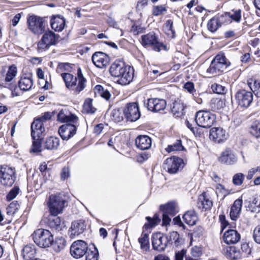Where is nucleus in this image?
<instances>
[{"label": "nucleus", "mask_w": 260, "mask_h": 260, "mask_svg": "<svg viewBox=\"0 0 260 260\" xmlns=\"http://www.w3.org/2000/svg\"><path fill=\"white\" fill-rule=\"evenodd\" d=\"M56 71L58 73L67 72L61 73L60 76L66 87L74 94H78L86 88L87 79L80 67L68 62H60L58 63Z\"/></svg>", "instance_id": "1"}, {"label": "nucleus", "mask_w": 260, "mask_h": 260, "mask_svg": "<svg viewBox=\"0 0 260 260\" xmlns=\"http://www.w3.org/2000/svg\"><path fill=\"white\" fill-rule=\"evenodd\" d=\"M232 64L231 61L226 57L223 51L219 52L211 61L206 72L212 76H220Z\"/></svg>", "instance_id": "2"}, {"label": "nucleus", "mask_w": 260, "mask_h": 260, "mask_svg": "<svg viewBox=\"0 0 260 260\" xmlns=\"http://www.w3.org/2000/svg\"><path fill=\"white\" fill-rule=\"evenodd\" d=\"M17 179V172L15 167L8 165H0V184L5 187L13 186Z\"/></svg>", "instance_id": "3"}, {"label": "nucleus", "mask_w": 260, "mask_h": 260, "mask_svg": "<svg viewBox=\"0 0 260 260\" xmlns=\"http://www.w3.org/2000/svg\"><path fill=\"white\" fill-rule=\"evenodd\" d=\"M140 42L145 48L151 47L155 51L159 52L161 50H167V46L159 40V37L154 31L142 35Z\"/></svg>", "instance_id": "4"}, {"label": "nucleus", "mask_w": 260, "mask_h": 260, "mask_svg": "<svg viewBox=\"0 0 260 260\" xmlns=\"http://www.w3.org/2000/svg\"><path fill=\"white\" fill-rule=\"evenodd\" d=\"M34 242L39 247L47 248L53 242V236L51 232L45 229H38L32 234Z\"/></svg>", "instance_id": "5"}, {"label": "nucleus", "mask_w": 260, "mask_h": 260, "mask_svg": "<svg viewBox=\"0 0 260 260\" xmlns=\"http://www.w3.org/2000/svg\"><path fill=\"white\" fill-rule=\"evenodd\" d=\"M185 165L183 158L176 155H172L164 160L162 168L169 174H175L181 171Z\"/></svg>", "instance_id": "6"}, {"label": "nucleus", "mask_w": 260, "mask_h": 260, "mask_svg": "<svg viewBox=\"0 0 260 260\" xmlns=\"http://www.w3.org/2000/svg\"><path fill=\"white\" fill-rule=\"evenodd\" d=\"M17 73V68L14 64L10 66L2 82L3 86L9 89L12 95L16 96L19 95V90L14 80Z\"/></svg>", "instance_id": "7"}, {"label": "nucleus", "mask_w": 260, "mask_h": 260, "mask_svg": "<svg viewBox=\"0 0 260 260\" xmlns=\"http://www.w3.org/2000/svg\"><path fill=\"white\" fill-rule=\"evenodd\" d=\"M194 120L198 126L210 128L216 122V115L209 110H200L196 112Z\"/></svg>", "instance_id": "8"}, {"label": "nucleus", "mask_w": 260, "mask_h": 260, "mask_svg": "<svg viewBox=\"0 0 260 260\" xmlns=\"http://www.w3.org/2000/svg\"><path fill=\"white\" fill-rule=\"evenodd\" d=\"M49 211H62L68 206V201L64 196L61 193H56L49 196L47 201Z\"/></svg>", "instance_id": "9"}, {"label": "nucleus", "mask_w": 260, "mask_h": 260, "mask_svg": "<svg viewBox=\"0 0 260 260\" xmlns=\"http://www.w3.org/2000/svg\"><path fill=\"white\" fill-rule=\"evenodd\" d=\"M235 96L238 107L243 109L248 108L253 102L252 92L245 89L238 90Z\"/></svg>", "instance_id": "10"}, {"label": "nucleus", "mask_w": 260, "mask_h": 260, "mask_svg": "<svg viewBox=\"0 0 260 260\" xmlns=\"http://www.w3.org/2000/svg\"><path fill=\"white\" fill-rule=\"evenodd\" d=\"M28 27L30 30L35 34H42L45 29V17L36 15L29 16L27 20Z\"/></svg>", "instance_id": "11"}, {"label": "nucleus", "mask_w": 260, "mask_h": 260, "mask_svg": "<svg viewBox=\"0 0 260 260\" xmlns=\"http://www.w3.org/2000/svg\"><path fill=\"white\" fill-rule=\"evenodd\" d=\"M124 116L127 121H136L141 116V112L138 102H129L127 103L123 109Z\"/></svg>", "instance_id": "12"}, {"label": "nucleus", "mask_w": 260, "mask_h": 260, "mask_svg": "<svg viewBox=\"0 0 260 260\" xmlns=\"http://www.w3.org/2000/svg\"><path fill=\"white\" fill-rule=\"evenodd\" d=\"M58 38L52 31L49 30L44 34L37 44L38 51H43L48 49L51 46L55 45Z\"/></svg>", "instance_id": "13"}, {"label": "nucleus", "mask_w": 260, "mask_h": 260, "mask_svg": "<svg viewBox=\"0 0 260 260\" xmlns=\"http://www.w3.org/2000/svg\"><path fill=\"white\" fill-rule=\"evenodd\" d=\"M60 212H46L44 215V219L46 224L56 232L62 230L63 223L61 218L58 216L57 213Z\"/></svg>", "instance_id": "14"}, {"label": "nucleus", "mask_w": 260, "mask_h": 260, "mask_svg": "<svg viewBox=\"0 0 260 260\" xmlns=\"http://www.w3.org/2000/svg\"><path fill=\"white\" fill-rule=\"evenodd\" d=\"M144 105L148 111L157 113L165 110L167 106V102L162 99L149 98L144 101Z\"/></svg>", "instance_id": "15"}, {"label": "nucleus", "mask_w": 260, "mask_h": 260, "mask_svg": "<svg viewBox=\"0 0 260 260\" xmlns=\"http://www.w3.org/2000/svg\"><path fill=\"white\" fill-rule=\"evenodd\" d=\"M197 206L205 211H210L213 207V200L210 190L206 188L198 198Z\"/></svg>", "instance_id": "16"}, {"label": "nucleus", "mask_w": 260, "mask_h": 260, "mask_svg": "<svg viewBox=\"0 0 260 260\" xmlns=\"http://www.w3.org/2000/svg\"><path fill=\"white\" fill-rule=\"evenodd\" d=\"M88 249L87 244L84 241L79 240L74 241L70 247L71 255L76 258L82 257Z\"/></svg>", "instance_id": "17"}, {"label": "nucleus", "mask_w": 260, "mask_h": 260, "mask_svg": "<svg viewBox=\"0 0 260 260\" xmlns=\"http://www.w3.org/2000/svg\"><path fill=\"white\" fill-rule=\"evenodd\" d=\"M169 240L168 237L165 236L160 233H154L151 238L153 249L159 252L163 251L167 246Z\"/></svg>", "instance_id": "18"}, {"label": "nucleus", "mask_w": 260, "mask_h": 260, "mask_svg": "<svg viewBox=\"0 0 260 260\" xmlns=\"http://www.w3.org/2000/svg\"><path fill=\"white\" fill-rule=\"evenodd\" d=\"M218 161L222 165H233L237 161V157L231 148L226 147L217 158Z\"/></svg>", "instance_id": "19"}, {"label": "nucleus", "mask_w": 260, "mask_h": 260, "mask_svg": "<svg viewBox=\"0 0 260 260\" xmlns=\"http://www.w3.org/2000/svg\"><path fill=\"white\" fill-rule=\"evenodd\" d=\"M78 125L66 123L60 126L58 133L63 140H68L76 133Z\"/></svg>", "instance_id": "20"}, {"label": "nucleus", "mask_w": 260, "mask_h": 260, "mask_svg": "<svg viewBox=\"0 0 260 260\" xmlns=\"http://www.w3.org/2000/svg\"><path fill=\"white\" fill-rule=\"evenodd\" d=\"M209 138L215 143H221L226 140L228 135L223 128L213 127L210 129Z\"/></svg>", "instance_id": "21"}, {"label": "nucleus", "mask_w": 260, "mask_h": 260, "mask_svg": "<svg viewBox=\"0 0 260 260\" xmlns=\"http://www.w3.org/2000/svg\"><path fill=\"white\" fill-rule=\"evenodd\" d=\"M16 85L19 91L24 92L31 90L34 87V80L31 74H23L20 76Z\"/></svg>", "instance_id": "22"}, {"label": "nucleus", "mask_w": 260, "mask_h": 260, "mask_svg": "<svg viewBox=\"0 0 260 260\" xmlns=\"http://www.w3.org/2000/svg\"><path fill=\"white\" fill-rule=\"evenodd\" d=\"M86 224L85 221L83 219H79L73 221L69 230L70 237L74 238L82 234L85 230Z\"/></svg>", "instance_id": "23"}, {"label": "nucleus", "mask_w": 260, "mask_h": 260, "mask_svg": "<svg viewBox=\"0 0 260 260\" xmlns=\"http://www.w3.org/2000/svg\"><path fill=\"white\" fill-rule=\"evenodd\" d=\"M186 108V105L179 99L175 100L172 103L170 104L171 112L176 118L182 117L185 114Z\"/></svg>", "instance_id": "24"}, {"label": "nucleus", "mask_w": 260, "mask_h": 260, "mask_svg": "<svg viewBox=\"0 0 260 260\" xmlns=\"http://www.w3.org/2000/svg\"><path fill=\"white\" fill-rule=\"evenodd\" d=\"M134 77V69L133 67L127 65L124 70L121 73L120 76H118L117 82L121 85H125L129 84Z\"/></svg>", "instance_id": "25"}, {"label": "nucleus", "mask_w": 260, "mask_h": 260, "mask_svg": "<svg viewBox=\"0 0 260 260\" xmlns=\"http://www.w3.org/2000/svg\"><path fill=\"white\" fill-rule=\"evenodd\" d=\"M92 61L96 67L103 68L108 65L110 57L103 52H96L92 56Z\"/></svg>", "instance_id": "26"}, {"label": "nucleus", "mask_w": 260, "mask_h": 260, "mask_svg": "<svg viewBox=\"0 0 260 260\" xmlns=\"http://www.w3.org/2000/svg\"><path fill=\"white\" fill-rule=\"evenodd\" d=\"M136 147L141 150L149 149L152 145L151 138L145 135H138L135 140Z\"/></svg>", "instance_id": "27"}, {"label": "nucleus", "mask_w": 260, "mask_h": 260, "mask_svg": "<svg viewBox=\"0 0 260 260\" xmlns=\"http://www.w3.org/2000/svg\"><path fill=\"white\" fill-rule=\"evenodd\" d=\"M247 84L252 93L260 100V77L252 76L246 80Z\"/></svg>", "instance_id": "28"}, {"label": "nucleus", "mask_w": 260, "mask_h": 260, "mask_svg": "<svg viewBox=\"0 0 260 260\" xmlns=\"http://www.w3.org/2000/svg\"><path fill=\"white\" fill-rule=\"evenodd\" d=\"M31 135L44 136L45 128L44 123L38 117L35 118L31 123Z\"/></svg>", "instance_id": "29"}, {"label": "nucleus", "mask_w": 260, "mask_h": 260, "mask_svg": "<svg viewBox=\"0 0 260 260\" xmlns=\"http://www.w3.org/2000/svg\"><path fill=\"white\" fill-rule=\"evenodd\" d=\"M66 20L60 15L52 16L50 19V25L52 29L55 31H61L64 28Z\"/></svg>", "instance_id": "30"}, {"label": "nucleus", "mask_w": 260, "mask_h": 260, "mask_svg": "<svg viewBox=\"0 0 260 260\" xmlns=\"http://www.w3.org/2000/svg\"><path fill=\"white\" fill-rule=\"evenodd\" d=\"M127 65L123 61L116 60L110 66L109 72L112 76L118 77Z\"/></svg>", "instance_id": "31"}, {"label": "nucleus", "mask_w": 260, "mask_h": 260, "mask_svg": "<svg viewBox=\"0 0 260 260\" xmlns=\"http://www.w3.org/2000/svg\"><path fill=\"white\" fill-rule=\"evenodd\" d=\"M222 253L231 259H237L241 257L240 252L235 246H223Z\"/></svg>", "instance_id": "32"}, {"label": "nucleus", "mask_w": 260, "mask_h": 260, "mask_svg": "<svg viewBox=\"0 0 260 260\" xmlns=\"http://www.w3.org/2000/svg\"><path fill=\"white\" fill-rule=\"evenodd\" d=\"M240 238V235L234 230H228L223 235L224 241L228 244L237 243Z\"/></svg>", "instance_id": "33"}, {"label": "nucleus", "mask_w": 260, "mask_h": 260, "mask_svg": "<svg viewBox=\"0 0 260 260\" xmlns=\"http://www.w3.org/2000/svg\"><path fill=\"white\" fill-rule=\"evenodd\" d=\"M60 144L59 139L54 136H50L43 142L44 149L48 150H55L57 149Z\"/></svg>", "instance_id": "34"}, {"label": "nucleus", "mask_w": 260, "mask_h": 260, "mask_svg": "<svg viewBox=\"0 0 260 260\" xmlns=\"http://www.w3.org/2000/svg\"><path fill=\"white\" fill-rule=\"evenodd\" d=\"M32 139L30 152L40 153L42 151V145L44 136L31 135Z\"/></svg>", "instance_id": "35"}, {"label": "nucleus", "mask_w": 260, "mask_h": 260, "mask_svg": "<svg viewBox=\"0 0 260 260\" xmlns=\"http://www.w3.org/2000/svg\"><path fill=\"white\" fill-rule=\"evenodd\" d=\"M179 206L176 200L169 201L159 207V211H179Z\"/></svg>", "instance_id": "36"}, {"label": "nucleus", "mask_w": 260, "mask_h": 260, "mask_svg": "<svg viewBox=\"0 0 260 260\" xmlns=\"http://www.w3.org/2000/svg\"><path fill=\"white\" fill-rule=\"evenodd\" d=\"M93 91L96 96H101L107 101L110 100L111 94L110 91L101 85H95L93 88Z\"/></svg>", "instance_id": "37"}, {"label": "nucleus", "mask_w": 260, "mask_h": 260, "mask_svg": "<svg viewBox=\"0 0 260 260\" xmlns=\"http://www.w3.org/2000/svg\"><path fill=\"white\" fill-rule=\"evenodd\" d=\"M36 253L35 246L33 244L25 245L22 250V255L24 260L33 259Z\"/></svg>", "instance_id": "38"}, {"label": "nucleus", "mask_w": 260, "mask_h": 260, "mask_svg": "<svg viewBox=\"0 0 260 260\" xmlns=\"http://www.w3.org/2000/svg\"><path fill=\"white\" fill-rule=\"evenodd\" d=\"M93 99L87 98L85 100L83 106L82 112L83 114L92 115L94 114L97 111L92 104Z\"/></svg>", "instance_id": "39"}, {"label": "nucleus", "mask_w": 260, "mask_h": 260, "mask_svg": "<svg viewBox=\"0 0 260 260\" xmlns=\"http://www.w3.org/2000/svg\"><path fill=\"white\" fill-rule=\"evenodd\" d=\"M146 219L147 220V222L145 223L143 227L144 232L155 227L160 222V218L157 214H155L153 217L147 216Z\"/></svg>", "instance_id": "40"}, {"label": "nucleus", "mask_w": 260, "mask_h": 260, "mask_svg": "<svg viewBox=\"0 0 260 260\" xmlns=\"http://www.w3.org/2000/svg\"><path fill=\"white\" fill-rule=\"evenodd\" d=\"M246 211H260V200L254 198L251 201H245L244 203Z\"/></svg>", "instance_id": "41"}, {"label": "nucleus", "mask_w": 260, "mask_h": 260, "mask_svg": "<svg viewBox=\"0 0 260 260\" xmlns=\"http://www.w3.org/2000/svg\"><path fill=\"white\" fill-rule=\"evenodd\" d=\"M133 24L130 29V32L134 36L139 35L140 34L144 33L146 30V27L143 26L141 24H140L139 21L136 20H132Z\"/></svg>", "instance_id": "42"}, {"label": "nucleus", "mask_w": 260, "mask_h": 260, "mask_svg": "<svg viewBox=\"0 0 260 260\" xmlns=\"http://www.w3.org/2000/svg\"><path fill=\"white\" fill-rule=\"evenodd\" d=\"M185 150V149L182 145L181 139L176 140L174 143L168 145L165 148V151L168 153H171L173 151H183Z\"/></svg>", "instance_id": "43"}, {"label": "nucleus", "mask_w": 260, "mask_h": 260, "mask_svg": "<svg viewBox=\"0 0 260 260\" xmlns=\"http://www.w3.org/2000/svg\"><path fill=\"white\" fill-rule=\"evenodd\" d=\"M229 18L231 19V23L235 22L239 23L242 19V10L240 9H233L231 11L228 12Z\"/></svg>", "instance_id": "44"}, {"label": "nucleus", "mask_w": 260, "mask_h": 260, "mask_svg": "<svg viewBox=\"0 0 260 260\" xmlns=\"http://www.w3.org/2000/svg\"><path fill=\"white\" fill-rule=\"evenodd\" d=\"M183 219L185 222L189 225L196 224L198 219L196 212H185L183 215Z\"/></svg>", "instance_id": "45"}, {"label": "nucleus", "mask_w": 260, "mask_h": 260, "mask_svg": "<svg viewBox=\"0 0 260 260\" xmlns=\"http://www.w3.org/2000/svg\"><path fill=\"white\" fill-rule=\"evenodd\" d=\"M143 232L141 236L139 238L138 241L141 245V249L147 251L150 248L149 235L147 233Z\"/></svg>", "instance_id": "46"}, {"label": "nucleus", "mask_w": 260, "mask_h": 260, "mask_svg": "<svg viewBox=\"0 0 260 260\" xmlns=\"http://www.w3.org/2000/svg\"><path fill=\"white\" fill-rule=\"evenodd\" d=\"M52 245L54 250L56 252H59L65 247L66 240L62 237H58L56 238L55 241H53Z\"/></svg>", "instance_id": "47"}, {"label": "nucleus", "mask_w": 260, "mask_h": 260, "mask_svg": "<svg viewBox=\"0 0 260 260\" xmlns=\"http://www.w3.org/2000/svg\"><path fill=\"white\" fill-rule=\"evenodd\" d=\"M249 132L254 137L260 138V120H255L253 121L249 127Z\"/></svg>", "instance_id": "48"}, {"label": "nucleus", "mask_w": 260, "mask_h": 260, "mask_svg": "<svg viewBox=\"0 0 260 260\" xmlns=\"http://www.w3.org/2000/svg\"><path fill=\"white\" fill-rule=\"evenodd\" d=\"M124 116L123 110L120 108L113 109L110 114L111 120L115 122L122 121L123 120Z\"/></svg>", "instance_id": "49"}, {"label": "nucleus", "mask_w": 260, "mask_h": 260, "mask_svg": "<svg viewBox=\"0 0 260 260\" xmlns=\"http://www.w3.org/2000/svg\"><path fill=\"white\" fill-rule=\"evenodd\" d=\"M207 26L209 31L215 32L221 27V25L216 16H214L208 21Z\"/></svg>", "instance_id": "50"}, {"label": "nucleus", "mask_w": 260, "mask_h": 260, "mask_svg": "<svg viewBox=\"0 0 260 260\" xmlns=\"http://www.w3.org/2000/svg\"><path fill=\"white\" fill-rule=\"evenodd\" d=\"M165 28L166 29V34L168 36L174 39L176 37V33L175 29L173 28V21L171 19H169L166 21L165 23Z\"/></svg>", "instance_id": "51"}, {"label": "nucleus", "mask_w": 260, "mask_h": 260, "mask_svg": "<svg viewBox=\"0 0 260 260\" xmlns=\"http://www.w3.org/2000/svg\"><path fill=\"white\" fill-rule=\"evenodd\" d=\"M85 255V260H98L99 258V251L97 248L93 245V249H87Z\"/></svg>", "instance_id": "52"}, {"label": "nucleus", "mask_w": 260, "mask_h": 260, "mask_svg": "<svg viewBox=\"0 0 260 260\" xmlns=\"http://www.w3.org/2000/svg\"><path fill=\"white\" fill-rule=\"evenodd\" d=\"M215 16L221 26L222 25H228L231 23V19L229 18L228 12H225L222 14L218 13Z\"/></svg>", "instance_id": "53"}, {"label": "nucleus", "mask_w": 260, "mask_h": 260, "mask_svg": "<svg viewBox=\"0 0 260 260\" xmlns=\"http://www.w3.org/2000/svg\"><path fill=\"white\" fill-rule=\"evenodd\" d=\"M245 177L242 173H236L233 176L232 183L236 186H241L244 182Z\"/></svg>", "instance_id": "54"}, {"label": "nucleus", "mask_w": 260, "mask_h": 260, "mask_svg": "<svg viewBox=\"0 0 260 260\" xmlns=\"http://www.w3.org/2000/svg\"><path fill=\"white\" fill-rule=\"evenodd\" d=\"M20 192V188L18 186L15 185L7 193L6 199L8 201H10L15 199Z\"/></svg>", "instance_id": "55"}, {"label": "nucleus", "mask_w": 260, "mask_h": 260, "mask_svg": "<svg viewBox=\"0 0 260 260\" xmlns=\"http://www.w3.org/2000/svg\"><path fill=\"white\" fill-rule=\"evenodd\" d=\"M211 89L214 93L218 94H224L226 92L225 86L215 83L211 85Z\"/></svg>", "instance_id": "56"}, {"label": "nucleus", "mask_w": 260, "mask_h": 260, "mask_svg": "<svg viewBox=\"0 0 260 260\" xmlns=\"http://www.w3.org/2000/svg\"><path fill=\"white\" fill-rule=\"evenodd\" d=\"M216 189L221 193L223 197H226L229 194L235 193L233 189H227L221 183H217L216 185Z\"/></svg>", "instance_id": "57"}, {"label": "nucleus", "mask_w": 260, "mask_h": 260, "mask_svg": "<svg viewBox=\"0 0 260 260\" xmlns=\"http://www.w3.org/2000/svg\"><path fill=\"white\" fill-rule=\"evenodd\" d=\"M70 175L71 172L69 167L68 166L63 167L60 173V180L64 181L70 178Z\"/></svg>", "instance_id": "58"}, {"label": "nucleus", "mask_w": 260, "mask_h": 260, "mask_svg": "<svg viewBox=\"0 0 260 260\" xmlns=\"http://www.w3.org/2000/svg\"><path fill=\"white\" fill-rule=\"evenodd\" d=\"M166 11H167V9L162 5L153 6L152 15L154 16H158L162 14Z\"/></svg>", "instance_id": "59"}, {"label": "nucleus", "mask_w": 260, "mask_h": 260, "mask_svg": "<svg viewBox=\"0 0 260 260\" xmlns=\"http://www.w3.org/2000/svg\"><path fill=\"white\" fill-rule=\"evenodd\" d=\"M212 105H213L212 107L216 110H220L225 106L224 101L221 99H216L215 100Z\"/></svg>", "instance_id": "60"}, {"label": "nucleus", "mask_w": 260, "mask_h": 260, "mask_svg": "<svg viewBox=\"0 0 260 260\" xmlns=\"http://www.w3.org/2000/svg\"><path fill=\"white\" fill-rule=\"evenodd\" d=\"M78 117L76 115L70 113V115L67 116L64 123L78 125Z\"/></svg>", "instance_id": "61"}, {"label": "nucleus", "mask_w": 260, "mask_h": 260, "mask_svg": "<svg viewBox=\"0 0 260 260\" xmlns=\"http://www.w3.org/2000/svg\"><path fill=\"white\" fill-rule=\"evenodd\" d=\"M242 203V199L236 200L231 207L230 211H241Z\"/></svg>", "instance_id": "62"}, {"label": "nucleus", "mask_w": 260, "mask_h": 260, "mask_svg": "<svg viewBox=\"0 0 260 260\" xmlns=\"http://www.w3.org/2000/svg\"><path fill=\"white\" fill-rule=\"evenodd\" d=\"M151 154L148 152H142L139 153L136 156L137 161L140 163H143L145 161L147 160L149 157H150Z\"/></svg>", "instance_id": "63"}, {"label": "nucleus", "mask_w": 260, "mask_h": 260, "mask_svg": "<svg viewBox=\"0 0 260 260\" xmlns=\"http://www.w3.org/2000/svg\"><path fill=\"white\" fill-rule=\"evenodd\" d=\"M253 237L256 243L260 244V224L254 228L253 232Z\"/></svg>", "instance_id": "64"}]
</instances>
